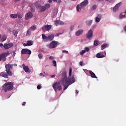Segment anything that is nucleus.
I'll return each mask as SVG.
<instances>
[{"mask_svg":"<svg viewBox=\"0 0 126 126\" xmlns=\"http://www.w3.org/2000/svg\"><path fill=\"white\" fill-rule=\"evenodd\" d=\"M54 38L55 34H51L49 35L48 36H47V41H49V42H51V41H53L54 40Z\"/></svg>","mask_w":126,"mask_h":126,"instance_id":"obj_15","label":"nucleus"},{"mask_svg":"<svg viewBox=\"0 0 126 126\" xmlns=\"http://www.w3.org/2000/svg\"><path fill=\"white\" fill-rule=\"evenodd\" d=\"M125 15H126V12H125V13H121L120 18H124V17H125Z\"/></svg>","mask_w":126,"mask_h":126,"instance_id":"obj_33","label":"nucleus"},{"mask_svg":"<svg viewBox=\"0 0 126 126\" xmlns=\"http://www.w3.org/2000/svg\"><path fill=\"white\" fill-rule=\"evenodd\" d=\"M108 47V44L104 43L101 45V50H104V49H106Z\"/></svg>","mask_w":126,"mask_h":126,"instance_id":"obj_27","label":"nucleus"},{"mask_svg":"<svg viewBox=\"0 0 126 126\" xmlns=\"http://www.w3.org/2000/svg\"><path fill=\"white\" fill-rule=\"evenodd\" d=\"M52 1H53V0H48V2H50V3L52 2Z\"/></svg>","mask_w":126,"mask_h":126,"instance_id":"obj_61","label":"nucleus"},{"mask_svg":"<svg viewBox=\"0 0 126 126\" xmlns=\"http://www.w3.org/2000/svg\"><path fill=\"white\" fill-rule=\"evenodd\" d=\"M72 72V69L71 68H70L69 72V76H71Z\"/></svg>","mask_w":126,"mask_h":126,"instance_id":"obj_37","label":"nucleus"},{"mask_svg":"<svg viewBox=\"0 0 126 126\" xmlns=\"http://www.w3.org/2000/svg\"><path fill=\"white\" fill-rule=\"evenodd\" d=\"M83 30H79L78 31L76 32V36H79L80 35H81L82 33H83Z\"/></svg>","mask_w":126,"mask_h":126,"instance_id":"obj_18","label":"nucleus"},{"mask_svg":"<svg viewBox=\"0 0 126 126\" xmlns=\"http://www.w3.org/2000/svg\"><path fill=\"white\" fill-rule=\"evenodd\" d=\"M49 60H54V57L53 56H50Z\"/></svg>","mask_w":126,"mask_h":126,"instance_id":"obj_53","label":"nucleus"},{"mask_svg":"<svg viewBox=\"0 0 126 126\" xmlns=\"http://www.w3.org/2000/svg\"><path fill=\"white\" fill-rule=\"evenodd\" d=\"M89 73L91 74V76L93 78H98V77L96 76L95 73H94V72H93L92 71L90 70Z\"/></svg>","mask_w":126,"mask_h":126,"instance_id":"obj_17","label":"nucleus"},{"mask_svg":"<svg viewBox=\"0 0 126 126\" xmlns=\"http://www.w3.org/2000/svg\"><path fill=\"white\" fill-rule=\"evenodd\" d=\"M46 74L44 75V74H43V73H41L40 74V76H43V77H45V76H46Z\"/></svg>","mask_w":126,"mask_h":126,"instance_id":"obj_48","label":"nucleus"},{"mask_svg":"<svg viewBox=\"0 0 126 126\" xmlns=\"http://www.w3.org/2000/svg\"><path fill=\"white\" fill-rule=\"evenodd\" d=\"M59 42L56 41H53L50 43V45L49 46V49H54L58 46Z\"/></svg>","mask_w":126,"mask_h":126,"instance_id":"obj_6","label":"nucleus"},{"mask_svg":"<svg viewBox=\"0 0 126 126\" xmlns=\"http://www.w3.org/2000/svg\"><path fill=\"white\" fill-rule=\"evenodd\" d=\"M74 28V26H71V27H70L71 31H72V30H73Z\"/></svg>","mask_w":126,"mask_h":126,"instance_id":"obj_51","label":"nucleus"},{"mask_svg":"<svg viewBox=\"0 0 126 126\" xmlns=\"http://www.w3.org/2000/svg\"><path fill=\"white\" fill-rule=\"evenodd\" d=\"M63 86V90H66L69 85L74 83L75 82V79L74 76H73L71 79L69 78H67V75H66V72L63 73V77L61 80Z\"/></svg>","mask_w":126,"mask_h":126,"instance_id":"obj_1","label":"nucleus"},{"mask_svg":"<svg viewBox=\"0 0 126 126\" xmlns=\"http://www.w3.org/2000/svg\"><path fill=\"white\" fill-rule=\"evenodd\" d=\"M34 5L35 6V7L36 8H38V9H39L40 7H41V5H40L39 4V3L38 2V1H36L35 3H34Z\"/></svg>","mask_w":126,"mask_h":126,"instance_id":"obj_22","label":"nucleus"},{"mask_svg":"<svg viewBox=\"0 0 126 126\" xmlns=\"http://www.w3.org/2000/svg\"><path fill=\"white\" fill-rule=\"evenodd\" d=\"M51 29H52V25H47L42 27V30H43V31H49L51 30Z\"/></svg>","mask_w":126,"mask_h":126,"instance_id":"obj_11","label":"nucleus"},{"mask_svg":"<svg viewBox=\"0 0 126 126\" xmlns=\"http://www.w3.org/2000/svg\"><path fill=\"white\" fill-rule=\"evenodd\" d=\"M38 57L39 59V60H42V58H43V55L41 54V53H40L38 55Z\"/></svg>","mask_w":126,"mask_h":126,"instance_id":"obj_38","label":"nucleus"},{"mask_svg":"<svg viewBox=\"0 0 126 126\" xmlns=\"http://www.w3.org/2000/svg\"><path fill=\"white\" fill-rule=\"evenodd\" d=\"M78 93H79L78 91L76 90V95H77V94H78Z\"/></svg>","mask_w":126,"mask_h":126,"instance_id":"obj_59","label":"nucleus"},{"mask_svg":"<svg viewBox=\"0 0 126 126\" xmlns=\"http://www.w3.org/2000/svg\"><path fill=\"white\" fill-rule=\"evenodd\" d=\"M121 5H122V2H120L117 4L113 9L114 12H117V11L119 10V7H120Z\"/></svg>","mask_w":126,"mask_h":126,"instance_id":"obj_12","label":"nucleus"},{"mask_svg":"<svg viewBox=\"0 0 126 126\" xmlns=\"http://www.w3.org/2000/svg\"><path fill=\"white\" fill-rule=\"evenodd\" d=\"M97 59H101L102 58H105L106 57V54L105 55H102L101 53H97L96 55Z\"/></svg>","mask_w":126,"mask_h":126,"instance_id":"obj_16","label":"nucleus"},{"mask_svg":"<svg viewBox=\"0 0 126 126\" xmlns=\"http://www.w3.org/2000/svg\"><path fill=\"white\" fill-rule=\"evenodd\" d=\"M85 50L86 52H89V51H90L89 48H88V47H86L85 48Z\"/></svg>","mask_w":126,"mask_h":126,"instance_id":"obj_46","label":"nucleus"},{"mask_svg":"<svg viewBox=\"0 0 126 126\" xmlns=\"http://www.w3.org/2000/svg\"><path fill=\"white\" fill-rule=\"evenodd\" d=\"M55 10H56V12L55 13H52V17H53V18H55V17H56L57 14H58V10L57 8H55Z\"/></svg>","mask_w":126,"mask_h":126,"instance_id":"obj_19","label":"nucleus"},{"mask_svg":"<svg viewBox=\"0 0 126 126\" xmlns=\"http://www.w3.org/2000/svg\"><path fill=\"white\" fill-rule=\"evenodd\" d=\"M55 12H56V10H55V8H54V10H53V13H55Z\"/></svg>","mask_w":126,"mask_h":126,"instance_id":"obj_64","label":"nucleus"},{"mask_svg":"<svg viewBox=\"0 0 126 126\" xmlns=\"http://www.w3.org/2000/svg\"><path fill=\"white\" fill-rule=\"evenodd\" d=\"M23 46L24 47H27V46H29V45L27 44V43H24Z\"/></svg>","mask_w":126,"mask_h":126,"instance_id":"obj_52","label":"nucleus"},{"mask_svg":"<svg viewBox=\"0 0 126 126\" xmlns=\"http://www.w3.org/2000/svg\"><path fill=\"white\" fill-rule=\"evenodd\" d=\"M39 9L40 10L41 12H44V11L46 10V8L45 7V6H41Z\"/></svg>","mask_w":126,"mask_h":126,"instance_id":"obj_21","label":"nucleus"},{"mask_svg":"<svg viewBox=\"0 0 126 126\" xmlns=\"http://www.w3.org/2000/svg\"><path fill=\"white\" fill-rule=\"evenodd\" d=\"M33 17V13L31 12H28L25 16L26 20H29L31 18Z\"/></svg>","mask_w":126,"mask_h":126,"instance_id":"obj_8","label":"nucleus"},{"mask_svg":"<svg viewBox=\"0 0 126 126\" xmlns=\"http://www.w3.org/2000/svg\"><path fill=\"white\" fill-rule=\"evenodd\" d=\"M6 39H7V36H6V35L4 34L2 37L1 38V41H5V40H6Z\"/></svg>","mask_w":126,"mask_h":126,"instance_id":"obj_26","label":"nucleus"},{"mask_svg":"<svg viewBox=\"0 0 126 126\" xmlns=\"http://www.w3.org/2000/svg\"><path fill=\"white\" fill-rule=\"evenodd\" d=\"M13 47V43H4L3 45V48L5 50H8L10 48H12Z\"/></svg>","mask_w":126,"mask_h":126,"instance_id":"obj_9","label":"nucleus"},{"mask_svg":"<svg viewBox=\"0 0 126 126\" xmlns=\"http://www.w3.org/2000/svg\"><path fill=\"white\" fill-rule=\"evenodd\" d=\"M52 63H53L54 64V66H57V62H56V61L53 60L52 61Z\"/></svg>","mask_w":126,"mask_h":126,"instance_id":"obj_40","label":"nucleus"},{"mask_svg":"<svg viewBox=\"0 0 126 126\" xmlns=\"http://www.w3.org/2000/svg\"><path fill=\"white\" fill-rule=\"evenodd\" d=\"M42 38L43 40H48V36L44 34H42Z\"/></svg>","mask_w":126,"mask_h":126,"instance_id":"obj_31","label":"nucleus"},{"mask_svg":"<svg viewBox=\"0 0 126 126\" xmlns=\"http://www.w3.org/2000/svg\"><path fill=\"white\" fill-rule=\"evenodd\" d=\"M62 34H63V33H56L55 34V36L56 37H59V36H60V35H62Z\"/></svg>","mask_w":126,"mask_h":126,"instance_id":"obj_45","label":"nucleus"},{"mask_svg":"<svg viewBox=\"0 0 126 126\" xmlns=\"http://www.w3.org/2000/svg\"><path fill=\"white\" fill-rule=\"evenodd\" d=\"M53 88L54 89L55 92H57L58 90L61 91L63 89L61 82H56L53 85Z\"/></svg>","mask_w":126,"mask_h":126,"instance_id":"obj_4","label":"nucleus"},{"mask_svg":"<svg viewBox=\"0 0 126 126\" xmlns=\"http://www.w3.org/2000/svg\"><path fill=\"white\" fill-rule=\"evenodd\" d=\"M124 31H125L126 32V25L125 27H124Z\"/></svg>","mask_w":126,"mask_h":126,"instance_id":"obj_62","label":"nucleus"},{"mask_svg":"<svg viewBox=\"0 0 126 126\" xmlns=\"http://www.w3.org/2000/svg\"><path fill=\"white\" fill-rule=\"evenodd\" d=\"M94 45L95 47H97V46H98L99 45V41H98L97 40H94Z\"/></svg>","mask_w":126,"mask_h":126,"instance_id":"obj_29","label":"nucleus"},{"mask_svg":"<svg viewBox=\"0 0 126 126\" xmlns=\"http://www.w3.org/2000/svg\"><path fill=\"white\" fill-rule=\"evenodd\" d=\"M97 8V6H96V5H94L93 6H92V9L94 10H95V9H96Z\"/></svg>","mask_w":126,"mask_h":126,"instance_id":"obj_43","label":"nucleus"},{"mask_svg":"<svg viewBox=\"0 0 126 126\" xmlns=\"http://www.w3.org/2000/svg\"><path fill=\"white\" fill-rule=\"evenodd\" d=\"M31 31H35L37 29L36 26H32L29 29Z\"/></svg>","mask_w":126,"mask_h":126,"instance_id":"obj_20","label":"nucleus"},{"mask_svg":"<svg viewBox=\"0 0 126 126\" xmlns=\"http://www.w3.org/2000/svg\"><path fill=\"white\" fill-rule=\"evenodd\" d=\"M31 35V31L29 29L27 32L26 36H30Z\"/></svg>","mask_w":126,"mask_h":126,"instance_id":"obj_32","label":"nucleus"},{"mask_svg":"<svg viewBox=\"0 0 126 126\" xmlns=\"http://www.w3.org/2000/svg\"><path fill=\"white\" fill-rule=\"evenodd\" d=\"M12 34L14 37H17V34H18V32L17 31H13Z\"/></svg>","mask_w":126,"mask_h":126,"instance_id":"obj_28","label":"nucleus"},{"mask_svg":"<svg viewBox=\"0 0 126 126\" xmlns=\"http://www.w3.org/2000/svg\"><path fill=\"white\" fill-rule=\"evenodd\" d=\"M80 65H81V66H83V61H81L79 63Z\"/></svg>","mask_w":126,"mask_h":126,"instance_id":"obj_47","label":"nucleus"},{"mask_svg":"<svg viewBox=\"0 0 126 126\" xmlns=\"http://www.w3.org/2000/svg\"><path fill=\"white\" fill-rule=\"evenodd\" d=\"M54 23H55V25H57V26H58V25H59V24H60V21H59L58 20H56L54 22Z\"/></svg>","mask_w":126,"mask_h":126,"instance_id":"obj_34","label":"nucleus"},{"mask_svg":"<svg viewBox=\"0 0 126 126\" xmlns=\"http://www.w3.org/2000/svg\"><path fill=\"white\" fill-rule=\"evenodd\" d=\"M3 55L2 54H0V62L1 61V59L3 60L4 57H3Z\"/></svg>","mask_w":126,"mask_h":126,"instance_id":"obj_39","label":"nucleus"},{"mask_svg":"<svg viewBox=\"0 0 126 126\" xmlns=\"http://www.w3.org/2000/svg\"><path fill=\"white\" fill-rule=\"evenodd\" d=\"M13 54L14 56H15V55H16V53H15V51H13Z\"/></svg>","mask_w":126,"mask_h":126,"instance_id":"obj_57","label":"nucleus"},{"mask_svg":"<svg viewBox=\"0 0 126 126\" xmlns=\"http://www.w3.org/2000/svg\"><path fill=\"white\" fill-rule=\"evenodd\" d=\"M45 7H46V9L50 8L51 7V4H46L45 5Z\"/></svg>","mask_w":126,"mask_h":126,"instance_id":"obj_36","label":"nucleus"},{"mask_svg":"<svg viewBox=\"0 0 126 126\" xmlns=\"http://www.w3.org/2000/svg\"><path fill=\"white\" fill-rule=\"evenodd\" d=\"M86 24L88 26H90L92 24V20H87L86 22Z\"/></svg>","mask_w":126,"mask_h":126,"instance_id":"obj_24","label":"nucleus"},{"mask_svg":"<svg viewBox=\"0 0 126 126\" xmlns=\"http://www.w3.org/2000/svg\"><path fill=\"white\" fill-rule=\"evenodd\" d=\"M10 17H11V18H17V17H18V15L16 14H11L10 15Z\"/></svg>","mask_w":126,"mask_h":126,"instance_id":"obj_23","label":"nucleus"},{"mask_svg":"<svg viewBox=\"0 0 126 126\" xmlns=\"http://www.w3.org/2000/svg\"><path fill=\"white\" fill-rule=\"evenodd\" d=\"M59 22V25H63V24H64V22H63V21H60Z\"/></svg>","mask_w":126,"mask_h":126,"instance_id":"obj_44","label":"nucleus"},{"mask_svg":"<svg viewBox=\"0 0 126 126\" xmlns=\"http://www.w3.org/2000/svg\"><path fill=\"white\" fill-rule=\"evenodd\" d=\"M27 44L28 46H32L33 45V41L32 40H28L27 41Z\"/></svg>","mask_w":126,"mask_h":126,"instance_id":"obj_30","label":"nucleus"},{"mask_svg":"<svg viewBox=\"0 0 126 126\" xmlns=\"http://www.w3.org/2000/svg\"><path fill=\"white\" fill-rule=\"evenodd\" d=\"M62 52L63 53H65L66 54H68V51H67L66 50H63Z\"/></svg>","mask_w":126,"mask_h":126,"instance_id":"obj_50","label":"nucleus"},{"mask_svg":"<svg viewBox=\"0 0 126 126\" xmlns=\"http://www.w3.org/2000/svg\"><path fill=\"white\" fill-rule=\"evenodd\" d=\"M85 53H86V51L82 50L80 52V55H81V56H83V55L85 54Z\"/></svg>","mask_w":126,"mask_h":126,"instance_id":"obj_35","label":"nucleus"},{"mask_svg":"<svg viewBox=\"0 0 126 126\" xmlns=\"http://www.w3.org/2000/svg\"><path fill=\"white\" fill-rule=\"evenodd\" d=\"M7 32H8L9 33H10V32H11V30L10 29H9L7 30Z\"/></svg>","mask_w":126,"mask_h":126,"instance_id":"obj_58","label":"nucleus"},{"mask_svg":"<svg viewBox=\"0 0 126 126\" xmlns=\"http://www.w3.org/2000/svg\"><path fill=\"white\" fill-rule=\"evenodd\" d=\"M86 36L87 39H89V40H91V39H92V38L93 37V31H92V30H90L88 31V33L86 34Z\"/></svg>","mask_w":126,"mask_h":126,"instance_id":"obj_7","label":"nucleus"},{"mask_svg":"<svg viewBox=\"0 0 126 126\" xmlns=\"http://www.w3.org/2000/svg\"><path fill=\"white\" fill-rule=\"evenodd\" d=\"M10 54V53L8 52L2 53V55H3V57H4L3 62H5L6 61V57H7V56H9Z\"/></svg>","mask_w":126,"mask_h":126,"instance_id":"obj_14","label":"nucleus"},{"mask_svg":"<svg viewBox=\"0 0 126 126\" xmlns=\"http://www.w3.org/2000/svg\"><path fill=\"white\" fill-rule=\"evenodd\" d=\"M14 84L12 82H6L2 86V90H4V92H7V91H11L13 90L14 87H13Z\"/></svg>","mask_w":126,"mask_h":126,"instance_id":"obj_3","label":"nucleus"},{"mask_svg":"<svg viewBox=\"0 0 126 126\" xmlns=\"http://www.w3.org/2000/svg\"><path fill=\"white\" fill-rule=\"evenodd\" d=\"M18 17L19 18H22V15H18Z\"/></svg>","mask_w":126,"mask_h":126,"instance_id":"obj_54","label":"nucleus"},{"mask_svg":"<svg viewBox=\"0 0 126 126\" xmlns=\"http://www.w3.org/2000/svg\"><path fill=\"white\" fill-rule=\"evenodd\" d=\"M37 88L38 89V90H40L41 89V88H42V86H41V85H38L37 86Z\"/></svg>","mask_w":126,"mask_h":126,"instance_id":"obj_49","label":"nucleus"},{"mask_svg":"<svg viewBox=\"0 0 126 126\" xmlns=\"http://www.w3.org/2000/svg\"><path fill=\"white\" fill-rule=\"evenodd\" d=\"M13 65L14 66H16L17 64H6L5 65L6 70L5 71H4L3 72H1L0 73V76H2V77H4V78H8V76H12V72L10 71L11 69H12V68L13 67Z\"/></svg>","mask_w":126,"mask_h":126,"instance_id":"obj_2","label":"nucleus"},{"mask_svg":"<svg viewBox=\"0 0 126 126\" xmlns=\"http://www.w3.org/2000/svg\"><path fill=\"white\" fill-rule=\"evenodd\" d=\"M88 4V0H85L84 1L80 3V5L78 4L77 5L76 8L77 11L79 12L81 10L82 8H83L84 6H86Z\"/></svg>","mask_w":126,"mask_h":126,"instance_id":"obj_5","label":"nucleus"},{"mask_svg":"<svg viewBox=\"0 0 126 126\" xmlns=\"http://www.w3.org/2000/svg\"><path fill=\"white\" fill-rule=\"evenodd\" d=\"M2 46H3V44L0 43V47H2Z\"/></svg>","mask_w":126,"mask_h":126,"instance_id":"obj_60","label":"nucleus"},{"mask_svg":"<svg viewBox=\"0 0 126 126\" xmlns=\"http://www.w3.org/2000/svg\"><path fill=\"white\" fill-rule=\"evenodd\" d=\"M22 66L25 72H28V73H30V72H31V70L29 69V67H28L27 66H25V64H23Z\"/></svg>","mask_w":126,"mask_h":126,"instance_id":"obj_13","label":"nucleus"},{"mask_svg":"<svg viewBox=\"0 0 126 126\" xmlns=\"http://www.w3.org/2000/svg\"><path fill=\"white\" fill-rule=\"evenodd\" d=\"M99 17H100V15H98L97 17H95V22H96V23L100 22V20H101V18Z\"/></svg>","mask_w":126,"mask_h":126,"instance_id":"obj_25","label":"nucleus"},{"mask_svg":"<svg viewBox=\"0 0 126 126\" xmlns=\"http://www.w3.org/2000/svg\"><path fill=\"white\" fill-rule=\"evenodd\" d=\"M31 10L32 12H35V8H34L33 7H31Z\"/></svg>","mask_w":126,"mask_h":126,"instance_id":"obj_42","label":"nucleus"},{"mask_svg":"<svg viewBox=\"0 0 126 126\" xmlns=\"http://www.w3.org/2000/svg\"><path fill=\"white\" fill-rule=\"evenodd\" d=\"M31 50L28 49H23L21 51V54L22 55L28 54V55H31Z\"/></svg>","mask_w":126,"mask_h":126,"instance_id":"obj_10","label":"nucleus"},{"mask_svg":"<svg viewBox=\"0 0 126 126\" xmlns=\"http://www.w3.org/2000/svg\"><path fill=\"white\" fill-rule=\"evenodd\" d=\"M25 104H26V102L24 101L22 105V106H25Z\"/></svg>","mask_w":126,"mask_h":126,"instance_id":"obj_55","label":"nucleus"},{"mask_svg":"<svg viewBox=\"0 0 126 126\" xmlns=\"http://www.w3.org/2000/svg\"><path fill=\"white\" fill-rule=\"evenodd\" d=\"M51 77L52 78H54V77H56V75H51Z\"/></svg>","mask_w":126,"mask_h":126,"instance_id":"obj_56","label":"nucleus"},{"mask_svg":"<svg viewBox=\"0 0 126 126\" xmlns=\"http://www.w3.org/2000/svg\"><path fill=\"white\" fill-rule=\"evenodd\" d=\"M53 1H56L57 3H61L62 2L61 0H53Z\"/></svg>","mask_w":126,"mask_h":126,"instance_id":"obj_41","label":"nucleus"},{"mask_svg":"<svg viewBox=\"0 0 126 126\" xmlns=\"http://www.w3.org/2000/svg\"><path fill=\"white\" fill-rule=\"evenodd\" d=\"M20 0H14V1L17 2V1H19Z\"/></svg>","mask_w":126,"mask_h":126,"instance_id":"obj_63","label":"nucleus"}]
</instances>
